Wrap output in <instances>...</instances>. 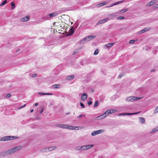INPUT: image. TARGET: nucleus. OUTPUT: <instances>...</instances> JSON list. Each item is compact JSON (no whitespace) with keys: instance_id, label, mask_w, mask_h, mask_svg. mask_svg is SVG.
Masks as SVG:
<instances>
[{"instance_id":"7ed1b4c3","label":"nucleus","mask_w":158,"mask_h":158,"mask_svg":"<svg viewBox=\"0 0 158 158\" xmlns=\"http://www.w3.org/2000/svg\"><path fill=\"white\" fill-rule=\"evenodd\" d=\"M104 131V130L103 129H101L99 130H97L93 131L91 135L92 136L95 135H97L101 133Z\"/></svg>"},{"instance_id":"aec40b11","label":"nucleus","mask_w":158,"mask_h":158,"mask_svg":"<svg viewBox=\"0 0 158 158\" xmlns=\"http://www.w3.org/2000/svg\"><path fill=\"white\" fill-rule=\"evenodd\" d=\"M157 131H158V126L157 127L153 128L152 129V131L150 132V133H154Z\"/></svg>"},{"instance_id":"6e6552de","label":"nucleus","mask_w":158,"mask_h":158,"mask_svg":"<svg viewBox=\"0 0 158 158\" xmlns=\"http://www.w3.org/2000/svg\"><path fill=\"white\" fill-rule=\"evenodd\" d=\"M69 31V33L67 34V36L71 35L73 34L74 32V28L73 27H71L70 28Z\"/></svg>"},{"instance_id":"6e6d98bb","label":"nucleus","mask_w":158,"mask_h":158,"mask_svg":"<svg viewBox=\"0 0 158 158\" xmlns=\"http://www.w3.org/2000/svg\"><path fill=\"white\" fill-rule=\"evenodd\" d=\"M38 105V103H36L35 104V106H37Z\"/></svg>"},{"instance_id":"2f4dec72","label":"nucleus","mask_w":158,"mask_h":158,"mask_svg":"<svg viewBox=\"0 0 158 158\" xmlns=\"http://www.w3.org/2000/svg\"><path fill=\"white\" fill-rule=\"evenodd\" d=\"M7 3V2L6 0H5L3 2H2L1 4H0V6H4Z\"/></svg>"},{"instance_id":"f704fd0d","label":"nucleus","mask_w":158,"mask_h":158,"mask_svg":"<svg viewBox=\"0 0 158 158\" xmlns=\"http://www.w3.org/2000/svg\"><path fill=\"white\" fill-rule=\"evenodd\" d=\"M109 110L111 112V114L115 113L117 111V110L115 109H110Z\"/></svg>"},{"instance_id":"c03bdc74","label":"nucleus","mask_w":158,"mask_h":158,"mask_svg":"<svg viewBox=\"0 0 158 158\" xmlns=\"http://www.w3.org/2000/svg\"><path fill=\"white\" fill-rule=\"evenodd\" d=\"M75 149L76 150H77V151H79V150H80V147H79H79H77L75 148Z\"/></svg>"},{"instance_id":"4c0bfd02","label":"nucleus","mask_w":158,"mask_h":158,"mask_svg":"<svg viewBox=\"0 0 158 158\" xmlns=\"http://www.w3.org/2000/svg\"><path fill=\"white\" fill-rule=\"evenodd\" d=\"M124 19V17L123 16H119L117 18L118 19Z\"/></svg>"},{"instance_id":"b1692460","label":"nucleus","mask_w":158,"mask_h":158,"mask_svg":"<svg viewBox=\"0 0 158 158\" xmlns=\"http://www.w3.org/2000/svg\"><path fill=\"white\" fill-rule=\"evenodd\" d=\"M74 78L73 75L69 76L67 77V79L68 80H71L73 79Z\"/></svg>"},{"instance_id":"f257e3e1","label":"nucleus","mask_w":158,"mask_h":158,"mask_svg":"<svg viewBox=\"0 0 158 158\" xmlns=\"http://www.w3.org/2000/svg\"><path fill=\"white\" fill-rule=\"evenodd\" d=\"M22 148V146H18L5 151H2L0 153V156H4L10 155L21 149Z\"/></svg>"},{"instance_id":"f8f14e48","label":"nucleus","mask_w":158,"mask_h":158,"mask_svg":"<svg viewBox=\"0 0 158 158\" xmlns=\"http://www.w3.org/2000/svg\"><path fill=\"white\" fill-rule=\"evenodd\" d=\"M94 145L93 144L91 145H84L85 150H87L90 149L94 146Z\"/></svg>"},{"instance_id":"9d476101","label":"nucleus","mask_w":158,"mask_h":158,"mask_svg":"<svg viewBox=\"0 0 158 158\" xmlns=\"http://www.w3.org/2000/svg\"><path fill=\"white\" fill-rule=\"evenodd\" d=\"M119 14V12H115L112 14H110L109 16L111 18H115L117 16V14Z\"/></svg>"},{"instance_id":"de8ad7c7","label":"nucleus","mask_w":158,"mask_h":158,"mask_svg":"<svg viewBox=\"0 0 158 158\" xmlns=\"http://www.w3.org/2000/svg\"><path fill=\"white\" fill-rule=\"evenodd\" d=\"M92 103V102L91 101H89L87 103L88 105H91Z\"/></svg>"},{"instance_id":"ddd939ff","label":"nucleus","mask_w":158,"mask_h":158,"mask_svg":"<svg viewBox=\"0 0 158 158\" xmlns=\"http://www.w3.org/2000/svg\"><path fill=\"white\" fill-rule=\"evenodd\" d=\"M30 19L29 16H26L23 18H22L21 19V21L22 22H25L28 20Z\"/></svg>"},{"instance_id":"72a5a7b5","label":"nucleus","mask_w":158,"mask_h":158,"mask_svg":"<svg viewBox=\"0 0 158 158\" xmlns=\"http://www.w3.org/2000/svg\"><path fill=\"white\" fill-rule=\"evenodd\" d=\"M84 145L79 146L80 147V150L81 151H83V150H85V147H84Z\"/></svg>"},{"instance_id":"473e14b6","label":"nucleus","mask_w":158,"mask_h":158,"mask_svg":"<svg viewBox=\"0 0 158 158\" xmlns=\"http://www.w3.org/2000/svg\"><path fill=\"white\" fill-rule=\"evenodd\" d=\"M60 85L58 84H55L52 85V87L54 89H56L59 87Z\"/></svg>"},{"instance_id":"37998d69","label":"nucleus","mask_w":158,"mask_h":158,"mask_svg":"<svg viewBox=\"0 0 158 158\" xmlns=\"http://www.w3.org/2000/svg\"><path fill=\"white\" fill-rule=\"evenodd\" d=\"M135 42V40H131L130 41L129 43L130 44H133Z\"/></svg>"},{"instance_id":"13d9d810","label":"nucleus","mask_w":158,"mask_h":158,"mask_svg":"<svg viewBox=\"0 0 158 158\" xmlns=\"http://www.w3.org/2000/svg\"><path fill=\"white\" fill-rule=\"evenodd\" d=\"M76 53H77V52H73V55H75V54Z\"/></svg>"},{"instance_id":"c756f323","label":"nucleus","mask_w":158,"mask_h":158,"mask_svg":"<svg viewBox=\"0 0 158 158\" xmlns=\"http://www.w3.org/2000/svg\"><path fill=\"white\" fill-rule=\"evenodd\" d=\"M121 2H116V3H113V4H112L111 5H110V6H108L107 7H111L113 6H114V5H117L119 3H121Z\"/></svg>"},{"instance_id":"09e8293b","label":"nucleus","mask_w":158,"mask_h":158,"mask_svg":"<svg viewBox=\"0 0 158 158\" xmlns=\"http://www.w3.org/2000/svg\"><path fill=\"white\" fill-rule=\"evenodd\" d=\"M40 114L42 113L43 112V108L42 107H41V108H40Z\"/></svg>"},{"instance_id":"69168bd1","label":"nucleus","mask_w":158,"mask_h":158,"mask_svg":"<svg viewBox=\"0 0 158 158\" xmlns=\"http://www.w3.org/2000/svg\"><path fill=\"white\" fill-rule=\"evenodd\" d=\"M85 115H84L83 117H85Z\"/></svg>"},{"instance_id":"bb28decb","label":"nucleus","mask_w":158,"mask_h":158,"mask_svg":"<svg viewBox=\"0 0 158 158\" xmlns=\"http://www.w3.org/2000/svg\"><path fill=\"white\" fill-rule=\"evenodd\" d=\"M127 10H128V9H123V10H119L118 12H119V14L120 13H123L126 12V11H127Z\"/></svg>"},{"instance_id":"a18cd8bd","label":"nucleus","mask_w":158,"mask_h":158,"mask_svg":"<svg viewBox=\"0 0 158 158\" xmlns=\"http://www.w3.org/2000/svg\"><path fill=\"white\" fill-rule=\"evenodd\" d=\"M37 76V74H34L32 75L31 77H35Z\"/></svg>"},{"instance_id":"e2e57ef3","label":"nucleus","mask_w":158,"mask_h":158,"mask_svg":"<svg viewBox=\"0 0 158 158\" xmlns=\"http://www.w3.org/2000/svg\"><path fill=\"white\" fill-rule=\"evenodd\" d=\"M19 50V49H18V50H16V52H18Z\"/></svg>"},{"instance_id":"052dcab7","label":"nucleus","mask_w":158,"mask_h":158,"mask_svg":"<svg viewBox=\"0 0 158 158\" xmlns=\"http://www.w3.org/2000/svg\"><path fill=\"white\" fill-rule=\"evenodd\" d=\"M154 70H152L151 71V72H154Z\"/></svg>"},{"instance_id":"1a4fd4ad","label":"nucleus","mask_w":158,"mask_h":158,"mask_svg":"<svg viewBox=\"0 0 158 158\" xmlns=\"http://www.w3.org/2000/svg\"><path fill=\"white\" fill-rule=\"evenodd\" d=\"M58 13L57 12H55L49 14V15L50 18V19H51L52 18L58 15Z\"/></svg>"},{"instance_id":"58836bf2","label":"nucleus","mask_w":158,"mask_h":158,"mask_svg":"<svg viewBox=\"0 0 158 158\" xmlns=\"http://www.w3.org/2000/svg\"><path fill=\"white\" fill-rule=\"evenodd\" d=\"M157 112H158V106L156 107L154 111V113L155 114Z\"/></svg>"},{"instance_id":"680f3d73","label":"nucleus","mask_w":158,"mask_h":158,"mask_svg":"<svg viewBox=\"0 0 158 158\" xmlns=\"http://www.w3.org/2000/svg\"><path fill=\"white\" fill-rule=\"evenodd\" d=\"M91 92H94V89H92L91 90Z\"/></svg>"},{"instance_id":"6ab92c4d","label":"nucleus","mask_w":158,"mask_h":158,"mask_svg":"<svg viewBox=\"0 0 158 158\" xmlns=\"http://www.w3.org/2000/svg\"><path fill=\"white\" fill-rule=\"evenodd\" d=\"M38 94L40 95H52V94L49 93H43L41 92H39Z\"/></svg>"},{"instance_id":"338daca9","label":"nucleus","mask_w":158,"mask_h":158,"mask_svg":"<svg viewBox=\"0 0 158 158\" xmlns=\"http://www.w3.org/2000/svg\"><path fill=\"white\" fill-rule=\"evenodd\" d=\"M157 155H158V153Z\"/></svg>"},{"instance_id":"5fc2aeb1","label":"nucleus","mask_w":158,"mask_h":158,"mask_svg":"<svg viewBox=\"0 0 158 158\" xmlns=\"http://www.w3.org/2000/svg\"><path fill=\"white\" fill-rule=\"evenodd\" d=\"M82 115L81 114L80 115L77 117V118H80L82 117Z\"/></svg>"},{"instance_id":"4468645a","label":"nucleus","mask_w":158,"mask_h":158,"mask_svg":"<svg viewBox=\"0 0 158 158\" xmlns=\"http://www.w3.org/2000/svg\"><path fill=\"white\" fill-rule=\"evenodd\" d=\"M56 126L59 127L63 128H66L68 127L67 125L62 124H58L56 125Z\"/></svg>"},{"instance_id":"dca6fc26","label":"nucleus","mask_w":158,"mask_h":158,"mask_svg":"<svg viewBox=\"0 0 158 158\" xmlns=\"http://www.w3.org/2000/svg\"><path fill=\"white\" fill-rule=\"evenodd\" d=\"M105 117L104 115L103 114L100 115L99 116H98L96 118V119L97 120H101L102 119H103L105 118Z\"/></svg>"},{"instance_id":"cd10ccee","label":"nucleus","mask_w":158,"mask_h":158,"mask_svg":"<svg viewBox=\"0 0 158 158\" xmlns=\"http://www.w3.org/2000/svg\"><path fill=\"white\" fill-rule=\"evenodd\" d=\"M44 18L45 20H49L51 19L50 17L49 16V14L48 15L44 16Z\"/></svg>"},{"instance_id":"e433bc0d","label":"nucleus","mask_w":158,"mask_h":158,"mask_svg":"<svg viewBox=\"0 0 158 158\" xmlns=\"http://www.w3.org/2000/svg\"><path fill=\"white\" fill-rule=\"evenodd\" d=\"M98 49H97V50H96L94 53V55H97L98 54Z\"/></svg>"},{"instance_id":"864d4df0","label":"nucleus","mask_w":158,"mask_h":158,"mask_svg":"<svg viewBox=\"0 0 158 158\" xmlns=\"http://www.w3.org/2000/svg\"><path fill=\"white\" fill-rule=\"evenodd\" d=\"M135 98H136V99H135V100H139L141 98H139V97H135Z\"/></svg>"},{"instance_id":"20e7f679","label":"nucleus","mask_w":158,"mask_h":158,"mask_svg":"<svg viewBox=\"0 0 158 158\" xmlns=\"http://www.w3.org/2000/svg\"><path fill=\"white\" fill-rule=\"evenodd\" d=\"M10 136H4L0 139V141H6L11 140Z\"/></svg>"},{"instance_id":"9b49d317","label":"nucleus","mask_w":158,"mask_h":158,"mask_svg":"<svg viewBox=\"0 0 158 158\" xmlns=\"http://www.w3.org/2000/svg\"><path fill=\"white\" fill-rule=\"evenodd\" d=\"M87 98V94L86 93H84L82 94L81 96V99L82 100L84 101L85 100H86Z\"/></svg>"},{"instance_id":"a19ab883","label":"nucleus","mask_w":158,"mask_h":158,"mask_svg":"<svg viewBox=\"0 0 158 158\" xmlns=\"http://www.w3.org/2000/svg\"><path fill=\"white\" fill-rule=\"evenodd\" d=\"M145 32V30L144 29L141 30V31H139L138 32L139 34H141L142 33H143Z\"/></svg>"},{"instance_id":"393cba45","label":"nucleus","mask_w":158,"mask_h":158,"mask_svg":"<svg viewBox=\"0 0 158 158\" xmlns=\"http://www.w3.org/2000/svg\"><path fill=\"white\" fill-rule=\"evenodd\" d=\"M48 147H46L43 148H42L41 150V151L45 152L48 151Z\"/></svg>"},{"instance_id":"412c9836","label":"nucleus","mask_w":158,"mask_h":158,"mask_svg":"<svg viewBox=\"0 0 158 158\" xmlns=\"http://www.w3.org/2000/svg\"><path fill=\"white\" fill-rule=\"evenodd\" d=\"M56 148V146H52L48 147V151H51L55 149Z\"/></svg>"},{"instance_id":"0eeeda50","label":"nucleus","mask_w":158,"mask_h":158,"mask_svg":"<svg viewBox=\"0 0 158 158\" xmlns=\"http://www.w3.org/2000/svg\"><path fill=\"white\" fill-rule=\"evenodd\" d=\"M135 99H136L135 97H129L127 98L126 101L127 102H132L135 101Z\"/></svg>"},{"instance_id":"f03ea898","label":"nucleus","mask_w":158,"mask_h":158,"mask_svg":"<svg viewBox=\"0 0 158 158\" xmlns=\"http://www.w3.org/2000/svg\"><path fill=\"white\" fill-rule=\"evenodd\" d=\"M96 37L95 35H90L87 37L84 38L81 41V44H83L84 43V42H86L90 41V40Z\"/></svg>"},{"instance_id":"49530a36","label":"nucleus","mask_w":158,"mask_h":158,"mask_svg":"<svg viewBox=\"0 0 158 158\" xmlns=\"http://www.w3.org/2000/svg\"><path fill=\"white\" fill-rule=\"evenodd\" d=\"M10 96V94H7L6 95V98H9Z\"/></svg>"},{"instance_id":"7c9ffc66","label":"nucleus","mask_w":158,"mask_h":158,"mask_svg":"<svg viewBox=\"0 0 158 158\" xmlns=\"http://www.w3.org/2000/svg\"><path fill=\"white\" fill-rule=\"evenodd\" d=\"M99 101H96L94 102V107H96V106H97L99 105Z\"/></svg>"},{"instance_id":"a878e982","label":"nucleus","mask_w":158,"mask_h":158,"mask_svg":"<svg viewBox=\"0 0 158 158\" xmlns=\"http://www.w3.org/2000/svg\"><path fill=\"white\" fill-rule=\"evenodd\" d=\"M154 4V2L151 1L150 2H149V3H148L147 4V5L148 6H151L153 5Z\"/></svg>"},{"instance_id":"4d7b16f0","label":"nucleus","mask_w":158,"mask_h":158,"mask_svg":"<svg viewBox=\"0 0 158 158\" xmlns=\"http://www.w3.org/2000/svg\"><path fill=\"white\" fill-rule=\"evenodd\" d=\"M34 109H32L31 110V111H30V112H31V113H32V112H33V111H34Z\"/></svg>"},{"instance_id":"4be33fe9","label":"nucleus","mask_w":158,"mask_h":158,"mask_svg":"<svg viewBox=\"0 0 158 158\" xmlns=\"http://www.w3.org/2000/svg\"><path fill=\"white\" fill-rule=\"evenodd\" d=\"M139 122L140 123L142 124H143L145 122V120L144 118L142 117H140L139 118Z\"/></svg>"},{"instance_id":"5701e85b","label":"nucleus","mask_w":158,"mask_h":158,"mask_svg":"<svg viewBox=\"0 0 158 158\" xmlns=\"http://www.w3.org/2000/svg\"><path fill=\"white\" fill-rule=\"evenodd\" d=\"M139 112H136V113H125V115H134V114H136L138 113H139Z\"/></svg>"},{"instance_id":"c85d7f7f","label":"nucleus","mask_w":158,"mask_h":158,"mask_svg":"<svg viewBox=\"0 0 158 158\" xmlns=\"http://www.w3.org/2000/svg\"><path fill=\"white\" fill-rule=\"evenodd\" d=\"M11 6H12L11 9L13 10L15 7V4L13 2H12L11 3Z\"/></svg>"},{"instance_id":"423d86ee","label":"nucleus","mask_w":158,"mask_h":158,"mask_svg":"<svg viewBox=\"0 0 158 158\" xmlns=\"http://www.w3.org/2000/svg\"><path fill=\"white\" fill-rule=\"evenodd\" d=\"M68 127H67V128L69 129H71V130H75L76 129V128H77L78 127L80 128V129H82L83 128V127H75V126H68L67 125Z\"/></svg>"},{"instance_id":"79ce46f5","label":"nucleus","mask_w":158,"mask_h":158,"mask_svg":"<svg viewBox=\"0 0 158 158\" xmlns=\"http://www.w3.org/2000/svg\"><path fill=\"white\" fill-rule=\"evenodd\" d=\"M80 106L82 107V108H84L85 107V105L82 102L80 103Z\"/></svg>"},{"instance_id":"bf43d9fd","label":"nucleus","mask_w":158,"mask_h":158,"mask_svg":"<svg viewBox=\"0 0 158 158\" xmlns=\"http://www.w3.org/2000/svg\"><path fill=\"white\" fill-rule=\"evenodd\" d=\"M155 7L158 8V4L156 5V6H155Z\"/></svg>"},{"instance_id":"f3484780","label":"nucleus","mask_w":158,"mask_h":158,"mask_svg":"<svg viewBox=\"0 0 158 158\" xmlns=\"http://www.w3.org/2000/svg\"><path fill=\"white\" fill-rule=\"evenodd\" d=\"M114 44V43H108L104 45L105 47L106 48H109L112 47Z\"/></svg>"},{"instance_id":"8fccbe9b","label":"nucleus","mask_w":158,"mask_h":158,"mask_svg":"<svg viewBox=\"0 0 158 158\" xmlns=\"http://www.w3.org/2000/svg\"><path fill=\"white\" fill-rule=\"evenodd\" d=\"M26 106V104H24L23 106H21L19 107V109H21L23 107H24Z\"/></svg>"},{"instance_id":"39448f33","label":"nucleus","mask_w":158,"mask_h":158,"mask_svg":"<svg viewBox=\"0 0 158 158\" xmlns=\"http://www.w3.org/2000/svg\"><path fill=\"white\" fill-rule=\"evenodd\" d=\"M109 20V18H106V19H104L100 20L96 23V25H99L100 24H102L103 23H105V22L108 21Z\"/></svg>"},{"instance_id":"ea45409f","label":"nucleus","mask_w":158,"mask_h":158,"mask_svg":"<svg viewBox=\"0 0 158 158\" xmlns=\"http://www.w3.org/2000/svg\"><path fill=\"white\" fill-rule=\"evenodd\" d=\"M151 29V28H146L144 29V30H145V32H146Z\"/></svg>"},{"instance_id":"603ef678","label":"nucleus","mask_w":158,"mask_h":158,"mask_svg":"<svg viewBox=\"0 0 158 158\" xmlns=\"http://www.w3.org/2000/svg\"><path fill=\"white\" fill-rule=\"evenodd\" d=\"M118 115H120V116H121V115L125 116V113H124L120 114H118Z\"/></svg>"},{"instance_id":"3c124183","label":"nucleus","mask_w":158,"mask_h":158,"mask_svg":"<svg viewBox=\"0 0 158 158\" xmlns=\"http://www.w3.org/2000/svg\"><path fill=\"white\" fill-rule=\"evenodd\" d=\"M123 76V74H120L118 76V78H121Z\"/></svg>"},{"instance_id":"c9c22d12","label":"nucleus","mask_w":158,"mask_h":158,"mask_svg":"<svg viewBox=\"0 0 158 158\" xmlns=\"http://www.w3.org/2000/svg\"><path fill=\"white\" fill-rule=\"evenodd\" d=\"M11 139H16L19 138L18 137L16 136H10Z\"/></svg>"},{"instance_id":"a211bd4d","label":"nucleus","mask_w":158,"mask_h":158,"mask_svg":"<svg viewBox=\"0 0 158 158\" xmlns=\"http://www.w3.org/2000/svg\"><path fill=\"white\" fill-rule=\"evenodd\" d=\"M111 112H110V111L108 110L104 113L103 114L104 115L105 117H106L109 114H111Z\"/></svg>"},{"instance_id":"2eb2a0df","label":"nucleus","mask_w":158,"mask_h":158,"mask_svg":"<svg viewBox=\"0 0 158 158\" xmlns=\"http://www.w3.org/2000/svg\"><path fill=\"white\" fill-rule=\"evenodd\" d=\"M107 3L106 2H103L102 3L98 4L96 5V7L98 8H99L101 6H103L106 5Z\"/></svg>"},{"instance_id":"0e129e2a","label":"nucleus","mask_w":158,"mask_h":158,"mask_svg":"<svg viewBox=\"0 0 158 158\" xmlns=\"http://www.w3.org/2000/svg\"><path fill=\"white\" fill-rule=\"evenodd\" d=\"M70 114V113H67L66 114L67 115L68 114Z\"/></svg>"}]
</instances>
